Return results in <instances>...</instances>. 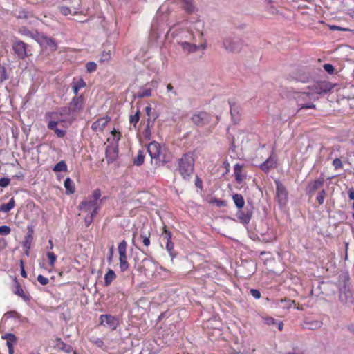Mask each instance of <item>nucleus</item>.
I'll return each instance as SVG.
<instances>
[{"mask_svg":"<svg viewBox=\"0 0 354 354\" xmlns=\"http://www.w3.org/2000/svg\"><path fill=\"white\" fill-rule=\"evenodd\" d=\"M147 151L151 158H158L160 153V146L157 142H152L148 145Z\"/></svg>","mask_w":354,"mask_h":354,"instance_id":"nucleus-16","label":"nucleus"},{"mask_svg":"<svg viewBox=\"0 0 354 354\" xmlns=\"http://www.w3.org/2000/svg\"><path fill=\"white\" fill-rule=\"evenodd\" d=\"M145 156L142 151H139L138 154L133 160V164L137 166H140L143 164Z\"/></svg>","mask_w":354,"mask_h":354,"instance_id":"nucleus-36","label":"nucleus"},{"mask_svg":"<svg viewBox=\"0 0 354 354\" xmlns=\"http://www.w3.org/2000/svg\"><path fill=\"white\" fill-rule=\"evenodd\" d=\"M11 232L10 227L7 225L0 226V234L3 236L8 235Z\"/></svg>","mask_w":354,"mask_h":354,"instance_id":"nucleus-49","label":"nucleus"},{"mask_svg":"<svg viewBox=\"0 0 354 354\" xmlns=\"http://www.w3.org/2000/svg\"><path fill=\"white\" fill-rule=\"evenodd\" d=\"M53 170L55 172L66 171H67V165L64 160H61L54 166Z\"/></svg>","mask_w":354,"mask_h":354,"instance_id":"nucleus-34","label":"nucleus"},{"mask_svg":"<svg viewBox=\"0 0 354 354\" xmlns=\"http://www.w3.org/2000/svg\"><path fill=\"white\" fill-rule=\"evenodd\" d=\"M1 338L7 341L6 346L8 348V354H14V344L17 342V338L15 335L8 333L2 335Z\"/></svg>","mask_w":354,"mask_h":354,"instance_id":"nucleus-15","label":"nucleus"},{"mask_svg":"<svg viewBox=\"0 0 354 354\" xmlns=\"http://www.w3.org/2000/svg\"><path fill=\"white\" fill-rule=\"evenodd\" d=\"M113 252H114V247L113 245H112L110 248H109V254L107 257V261L111 263L112 262V260H113Z\"/></svg>","mask_w":354,"mask_h":354,"instance_id":"nucleus-63","label":"nucleus"},{"mask_svg":"<svg viewBox=\"0 0 354 354\" xmlns=\"http://www.w3.org/2000/svg\"><path fill=\"white\" fill-rule=\"evenodd\" d=\"M183 3L184 10L188 13H192L195 11L196 8L191 0H181Z\"/></svg>","mask_w":354,"mask_h":354,"instance_id":"nucleus-33","label":"nucleus"},{"mask_svg":"<svg viewBox=\"0 0 354 354\" xmlns=\"http://www.w3.org/2000/svg\"><path fill=\"white\" fill-rule=\"evenodd\" d=\"M324 180L322 178H319L309 185V192H314L319 189L324 183Z\"/></svg>","mask_w":354,"mask_h":354,"instance_id":"nucleus-31","label":"nucleus"},{"mask_svg":"<svg viewBox=\"0 0 354 354\" xmlns=\"http://www.w3.org/2000/svg\"><path fill=\"white\" fill-rule=\"evenodd\" d=\"M276 159L272 156H270L266 161L261 164L260 168L264 172L268 173L271 169L276 167Z\"/></svg>","mask_w":354,"mask_h":354,"instance_id":"nucleus-17","label":"nucleus"},{"mask_svg":"<svg viewBox=\"0 0 354 354\" xmlns=\"http://www.w3.org/2000/svg\"><path fill=\"white\" fill-rule=\"evenodd\" d=\"M111 59V53L109 51H103L100 58V62H108Z\"/></svg>","mask_w":354,"mask_h":354,"instance_id":"nucleus-47","label":"nucleus"},{"mask_svg":"<svg viewBox=\"0 0 354 354\" xmlns=\"http://www.w3.org/2000/svg\"><path fill=\"white\" fill-rule=\"evenodd\" d=\"M276 183V197L279 204L281 206L286 205L288 202V191L283 183L279 180L275 181Z\"/></svg>","mask_w":354,"mask_h":354,"instance_id":"nucleus-7","label":"nucleus"},{"mask_svg":"<svg viewBox=\"0 0 354 354\" xmlns=\"http://www.w3.org/2000/svg\"><path fill=\"white\" fill-rule=\"evenodd\" d=\"M333 88V86L331 83L328 82H322L317 86L316 92L318 94L326 93L327 92L330 91Z\"/></svg>","mask_w":354,"mask_h":354,"instance_id":"nucleus-18","label":"nucleus"},{"mask_svg":"<svg viewBox=\"0 0 354 354\" xmlns=\"http://www.w3.org/2000/svg\"><path fill=\"white\" fill-rule=\"evenodd\" d=\"M86 71L88 73H93L97 69V64L94 62H88L86 64Z\"/></svg>","mask_w":354,"mask_h":354,"instance_id":"nucleus-43","label":"nucleus"},{"mask_svg":"<svg viewBox=\"0 0 354 354\" xmlns=\"http://www.w3.org/2000/svg\"><path fill=\"white\" fill-rule=\"evenodd\" d=\"M180 45L182 47V48L187 53H194L197 51L200 48L198 46L192 44L188 42H181L180 43Z\"/></svg>","mask_w":354,"mask_h":354,"instance_id":"nucleus-25","label":"nucleus"},{"mask_svg":"<svg viewBox=\"0 0 354 354\" xmlns=\"http://www.w3.org/2000/svg\"><path fill=\"white\" fill-rule=\"evenodd\" d=\"M118 156L117 149L115 148L107 149L106 151V158L109 163L115 160Z\"/></svg>","mask_w":354,"mask_h":354,"instance_id":"nucleus-26","label":"nucleus"},{"mask_svg":"<svg viewBox=\"0 0 354 354\" xmlns=\"http://www.w3.org/2000/svg\"><path fill=\"white\" fill-rule=\"evenodd\" d=\"M230 106V113L232 115V118L234 120H239V107L235 103L231 101L229 102Z\"/></svg>","mask_w":354,"mask_h":354,"instance_id":"nucleus-23","label":"nucleus"},{"mask_svg":"<svg viewBox=\"0 0 354 354\" xmlns=\"http://www.w3.org/2000/svg\"><path fill=\"white\" fill-rule=\"evenodd\" d=\"M223 47L230 53H239L243 47V41L237 37H227L223 41Z\"/></svg>","mask_w":354,"mask_h":354,"instance_id":"nucleus-3","label":"nucleus"},{"mask_svg":"<svg viewBox=\"0 0 354 354\" xmlns=\"http://www.w3.org/2000/svg\"><path fill=\"white\" fill-rule=\"evenodd\" d=\"M140 119V111L138 110L136 113L133 115H131L129 118V122L131 124H133L135 127L138 123Z\"/></svg>","mask_w":354,"mask_h":354,"instance_id":"nucleus-44","label":"nucleus"},{"mask_svg":"<svg viewBox=\"0 0 354 354\" xmlns=\"http://www.w3.org/2000/svg\"><path fill=\"white\" fill-rule=\"evenodd\" d=\"M57 124L55 121H49L47 127L48 129L53 130L58 138H63L65 136L66 131L64 129L57 128Z\"/></svg>","mask_w":354,"mask_h":354,"instance_id":"nucleus-19","label":"nucleus"},{"mask_svg":"<svg viewBox=\"0 0 354 354\" xmlns=\"http://www.w3.org/2000/svg\"><path fill=\"white\" fill-rule=\"evenodd\" d=\"M57 346L62 351L66 353H71L72 351L71 346L64 343L60 338L57 339Z\"/></svg>","mask_w":354,"mask_h":354,"instance_id":"nucleus-32","label":"nucleus"},{"mask_svg":"<svg viewBox=\"0 0 354 354\" xmlns=\"http://www.w3.org/2000/svg\"><path fill=\"white\" fill-rule=\"evenodd\" d=\"M4 317L7 319L12 318V317H19V314L16 311H8L4 314Z\"/></svg>","mask_w":354,"mask_h":354,"instance_id":"nucleus-55","label":"nucleus"},{"mask_svg":"<svg viewBox=\"0 0 354 354\" xmlns=\"http://www.w3.org/2000/svg\"><path fill=\"white\" fill-rule=\"evenodd\" d=\"M64 187L66 189V194H73L75 192L74 182L70 178L65 179Z\"/></svg>","mask_w":354,"mask_h":354,"instance_id":"nucleus-30","label":"nucleus"},{"mask_svg":"<svg viewBox=\"0 0 354 354\" xmlns=\"http://www.w3.org/2000/svg\"><path fill=\"white\" fill-rule=\"evenodd\" d=\"M156 263L153 261L145 257L140 261V263L138 265L137 270L147 275L153 272L156 270Z\"/></svg>","mask_w":354,"mask_h":354,"instance_id":"nucleus-8","label":"nucleus"},{"mask_svg":"<svg viewBox=\"0 0 354 354\" xmlns=\"http://www.w3.org/2000/svg\"><path fill=\"white\" fill-rule=\"evenodd\" d=\"M12 49L17 55L23 59L28 55L27 44L20 40H15L12 44Z\"/></svg>","mask_w":354,"mask_h":354,"instance_id":"nucleus-10","label":"nucleus"},{"mask_svg":"<svg viewBox=\"0 0 354 354\" xmlns=\"http://www.w3.org/2000/svg\"><path fill=\"white\" fill-rule=\"evenodd\" d=\"M116 278V274L111 269H109L104 276V285L108 286Z\"/></svg>","mask_w":354,"mask_h":354,"instance_id":"nucleus-29","label":"nucleus"},{"mask_svg":"<svg viewBox=\"0 0 354 354\" xmlns=\"http://www.w3.org/2000/svg\"><path fill=\"white\" fill-rule=\"evenodd\" d=\"M237 216L243 223L248 224L252 218V212L248 209L247 212H245L241 209H239Z\"/></svg>","mask_w":354,"mask_h":354,"instance_id":"nucleus-20","label":"nucleus"},{"mask_svg":"<svg viewBox=\"0 0 354 354\" xmlns=\"http://www.w3.org/2000/svg\"><path fill=\"white\" fill-rule=\"evenodd\" d=\"M41 46H44L46 48H48L50 50H56L57 49V44L55 41L51 37H48L45 35Z\"/></svg>","mask_w":354,"mask_h":354,"instance_id":"nucleus-21","label":"nucleus"},{"mask_svg":"<svg viewBox=\"0 0 354 354\" xmlns=\"http://www.w3.org/2000/svg\"><path fill=\"white\" fill-rule=\"evenodd\" d=\"M339 300L344 305H349L354 301L351 290L346 282H344L339 288Z\"/></svg>","mask_w":354,"mask_h":354,"instance_id":"nucleus-4","label":"nucleus"},{"mask_svg":"<svg viewBox=\"0 0 354 354\" xmlns=\"http://www.w3.org/2000/svg\"><path fill=\"white\" fill-rule=\"evenodd\" d=\"M37 281L43 286L47 285L49 283V279L41 274L37 277Z\"/></svg>","mask_w":354,"mask_h":354,"instance_id":"nucleus-53","label":"nucleus"},{"mask_svg":"<svg viewBox=\"0 0 354 354\" xmlns=\"http://www.w3.org/2000/svg\"><path fill=\"white\" fill-rule=\"evenodd\" d=\"M100 319L102 325L109 327L111 330H115L118 325V319L110 315H102Z\"/></svg>","mask_w":354,"mask_h":354,"instance_id":"nucleus-11","label":"nucleus"},{"mask_svg":"<svg viewBox=\"0 0 354 354\" xmlns=\"http://www.w3.org/2000/svg\"><path fill=\"white\" fill-rule=\"evenodd\" d=\"M30 14L25 10H19L17 15V17L20 19H28Z\"/></svg>","mask_w":354,"mask_h":354,"instance_id":"nucleus-54","label":"nucleus"},{"mask_svg":"<svg viewBox=\"0 0 354 354\" xmlns=\"http://www.w3.org/2000/svg\"><path fill=\"white\" fill-rule=\"evenodd\" d=\"M15 290H13V292L15 295H17L18 296L22 297L24 301H28L30 299V297L24 293V290L22 289L21 286L17 281V280L15 279Z\"/></svg>","mask_w":354,"mask_h":354,"instance_id":"nucleus-22","label":"nucleus"},{"mask_svg":"<svg viewBox=\"0 0 354 354\" xmlns=\"http://www.w3.org/2000/svg\"><path fill=\"white\" fill-rule=\"evenodd\" d=\"M326 195V192L324 189L320 191L317 196V201H318L319 205L323 204L324 198Z\"/></svg>","mask_w":354,"mask_h":354,"instance_id":"nucleus-50","label":"nucleus"},{"mask_svg":"<svg viewBox=\"0 0 354 354\" xmlns=\"http://www.w3.org/2000/svg\"><path fill=\"white\" fill-rule=\"evenodd\" d=\"M191 120L196 126L203 127L210 123L212 116L205 111H198L193 114Z\"/></svg>","mask_w":354,"mask_h":354,"instance_id":"nucleus-6","label":"nucleus"},{"mask_svg":"<svg viewBox=\"0 0 354 354\" xmlns=\"http://www.w3.org/2000/svg\"><path fill=\"white\" fill-rule=\"evenodd\" d=\"M49 121H55L57 124L64 123L63 126H69L75 118V114L71 113L67 106L61 108L57 111L50 112L46 114Z\"/></svg>","mask_w":354,"mask_h":354,"instance_id":"nucleus-2","label":"nucleus"},{"mask_svg":"<svg viewBox=\"0 0 354 354\" xmlns=\"http://www.w3.org/2000/svg\"><path fill=\"white\" fill-rule=\"evenodd\" d=\"M46 256L49 259V265L53 267L57 259V256L52 252H47Z\"/></svg>","mask_w":354,"mask_h":354,"instance_id":"nucleus-42","label":"nucleus"},{"mask_svg":"<svg viewBox=\"0 0 354 354\" xmlns=\"http://www.w3.org/2000/svg\"><path fill=\"white\" fill-rule=\"evenodd\" d=\"M308 99H310L309 93H303L298 97L297 106L299 107V109L297 112L300 111L301 109H315V105L313 102H301V100L305 101L307 100Z\"/></svg>","mask_w":354,"mask_h":354,"instance_id":"nucleus-12","label":"nucleus"},{"mask_svg":"<svg viewBox=\"0 0 354 354\" xmlns=\"http://www.w3.org/2000/svg\"><path fill=\"white\" fill-rule=\"evenodd\" d=\"M32 240L33 237H30V235H26L23 245L26 249V254L27 255L28 254V250L30 249Z\"/></svg>","mask_w":354,"mask_h":354,"instance_id":"nucleus-37","label":"nucleus"},{"mask_svg":"<svg viewBox=\"0 0 354 354\" xmlns=\"http://www.w3.org/2000/svg\"><path fill=\"white\" fill-rule=\"evenodd\" d=\"M140 238L142 239V243L145 246H149L150 245L149 236L140 235Z\"/></svg>","mask_w":354,"mask_h":354,"instance_id":"nucleus-64","label":"nucleus"},{"mask_svg":"<svg viewBox=\"0 0 354 354\" xmlns=\"http://www.w3.org/2000/svg\"><path fill=\"white\" fill-rule=\"evenodd\" d=\"M99 208V205L97 203L91 200V198H88V200L82 201L79 205V209L84 212H90V214H93V215L97 214V211Z\"/></svg>","mask_w":354,"mask_h":354,"instance_id":"nucleus-9","label":"nucleus"},{"mask_svg":"<svg viewBox=\"0 0 354 354\" xmlns=\"http://www.w3.org/2000/svg\"><path fill=\"white\" fill-rule=\"evenodd\" d=\"M110 120L111 118L109 116L100 118L93 122L91 129L95 132H102Z\"/></svg>","mask_w":354,"mask_h":354,"instance_id":"nucleus-14","label":"nucleus"},{"mask_svg":"<svg viewBox=\"0 0 354 354\" xmlns=\"http://www.w3.org/2000/svg\"><path fill=\"white\" fill-rule=\"evenodd\" d=\"M234 175H235L236 180L239 183H241L243 181V176L241 174V171L234 172Z\"/></svg>","mask_w":354,"mask_h":354,"instance_id":"nucleus-62","label":"nucleus"},{"mask_svg":"<svg viewBox=\"0 0 354 354\" xmlns=\"http://www.w3.org/2000/svg\"><path fill=\"white\" fill-rule=\"evenodd\" d=\"M10 179L7 177L0 178V187H6L9 185Z\"/></svg>","mask_w":354,"mask_h":354,"instance_id":"nucleus-52","label":"nucleus"},{"mask_svg":"<svg viewBox=\"0 0 354 354\" xmlns=\"http://www.w3.org/2000/svg\"><path fill=\"white\" fill-rule=\"evenodd\" d=\"M174 245L172 241L166 242V250L169 252L172 258L176 257V254L174 251Z\"/></svg>","mask_w":354,"mask_h":354,"instance_id":"nucleus-41","label":"nucleus"},{"mask_svg":"<svg viewBox=\"0 0 354 354\" xmlns=\"http://www.w3.org/2000/svg\"><path fill=\"white\" fill-rule=\"evenodd\" d=\"M250 295L255 299H259L261 298V292H259V290H257V289H251L250 291Z\"/></svg>","mask_w":354,"mask_h":354,"instance_id":"nucleus-59","label":"nucleus"},{"mask_svg":"<svg viewBox=\"0 0 354 354\" xmlns=\"http://www.w3.org/2000/svg\"><path fill=\"white\" fill-rule=\"evenodd\" d=\"M20 33L23 35H25V36H27V37H31L33 34L34 32H32L30 31V30H28L27 28L26 27H23L20 29Z\"/></svg>","mask_w":354,"mask_h":354,"instance_id":"nucleus-51","label":"nucleus"},{"mask_svg":"<svg viewBox=\"0 0 354 354\" xmlns=\"http://www.w3.org/2000/svg\"><path fill=\"white\" fill-rule=\"evenodd\" d=\"M232 199H233V201H234L236 207L239 209H241L244 207L245 201H244V198H243V196L241 194H234L232 196Z\"/></svg>","mask_w":354,"mask_h":354,"instance_id":"nucleus-24","label":"nucleus"},{"mask_svg":"<svg viewBox=\"0 0 354 354\" xmlns=\"http://www.w3.org/2000/svg\"><path fill=\"white\" fill-rule=\"evenodd\" d=\"M172 234L171 232L164 227L163 233L161 235V238L162 241H166V242L171 241Z\"/></svg>","mask_w":354,"mask_h":354,"instance_id":"nucleus-40","label":"nucleus"},{"mask_svg":"<svg viewBox=\"0 0 354 354\" xmlns=\"http://www.w3.org/2000/svg\"><path fill=\"white\" fill-rule=\"evenodd\" d=\"M84 106V98L82 96L74 97L69 104V106H67L71 109L72 113L75 114L80 111Z\"/></svg>","mask_w":354,"mask_h":354,"instance_id":"nucleus-13","label":"nucleus"},{"mask_svg":"<svg viewBox=\"0 0 354 354\" xmlns=\"http://www.w3.org/2000/svg\"><path fill=\"white\" fill-rule=\"evenodd\" d=\"M127 243L126 241H122L118 246L119 253L120 268L122 272H125L129 268V263L127 262Z\"/></svg>","mask_w":354,"mask_h":354,"instance_id":"nucleus-5","label":"nucleus"},{"mask_svg":"<svg viewBox=\"0 0 354 354\" xmlns=\"http://www.w3.org/2000/svg\"><path fill=\"white\" fill-rule=\"evenodd\" d=\"M33 36L31 37V38L34 39L37 42H38L40 45L42 43V41L44 39V35L42 34H40L37 31H35L32 34Z\"/></svg>","mask_w":354,"mask_h":354,"instance_id":"nucleus-45","label":"nucleus"},{"mask_svg":"<svg viewBox=\"0 0 354 354\" xmlns=\"http://www.w3.org/2000/svg\"><path fill=\"white\" fill-rule=\"evenodd\" d=\"M212 203H215L217 207H224L226 205V202L221 199H214L212 201Z\"/></svg>","mask_w":354,"mask_h":354,"instance_id":"nucleus-60","label":"nucleus"},{"mask_svg":"<svg viewBox=\"0 0 354 354\" xmlns=\"http://www.w3.org/2000/svg\"><path fill=\"white\" fill-rule=\"evenodd\" d=\"M156 119V117L153 118V120H154ZM151 123L153 124V121H151L150 119H148L147 120V127L144 131V136L145 138H150V136H151V131H150V126H151Z\"/></svg>","mask_w":354,"mask_h":354,"instance_id":"nucleus-39","label":"nucleus"},{"mask_svg":"<svg viewBox=\"0 0 354 354\" xmlns=\"http://www.w3.org/2000/svg\"><path fill=\"white\" fill-rule=\"evenodd\" d=\"M333 165L335 169H338L342 167V162L339 158H335L333 161Z\"/></svg>","mask_w":354,"mask_h":354,"instance_id":"nucleus-58","label":"nucleus"},{"mask_svg":"<svg viewBox=\"0 0 354 354\" xmlns=\"http://www.w3.org/2000/svg\"><path fill=\"white\" fill-rule=\"evenodd\" d=\"M60 12L64 15H68L71 13V9L68 6H62L59 7Z\"/></svg>","mask_w":354,"mask_h":354,"instance_id":"nucleus-57","label":"nucleus"},{"mask_svg":"<svg viewBox=\"0 0 354 354\" xmlns=\"http://www.w3.org/2000/svg\"><path fill=\"white\" fill-rule=\"evenodd\" d=\"M84 86H86V83L82 78L72 82V88L75 95H77L79 90Z\"/></svg>","mask_w":354,"mask_h":354,"instance_id":"nucleus-27","label":"nucleus"},{"mask_svg":"<svg viewBox=\"0 0 354 354\" xmlns=\"http://www.w3.org/2000/svg\"><path fill=\"white\" fill-rule=\"evenodd\" d=\"M8 79V75L6 68L0 64V83L7 80Z\"/></svg>","mask_w":354,"mask_h":354,"instance_id":"nucleus-38","label":"nucleus"},{"mask_svg":"<svg viewBox=\"0 0 354 354\" xmlns=\"http://www.w3.org/2000/svg\"><path fill=\"white\" fill-rule=\"evenodd\" d=\"M95 215H93V214H90L89 215L86 216L85 218V223L86 225L88 227L89 225L93 222V217Z\"/></svg>","mask_w":354,"mask_h":354,"instance_id":"nucleus-61","label":"nucleus"},{"mask_svg":"<svg viewBox=\"0 0 354 354\" xmlns=\"http://www.w3.org/2000/svg\"><path fill=\"white\" fill-rule=\"evenodd\" d=\"M151 95V89L150 88H142L137 94V97L142 98L145 97H149Z\"/></svg>","mask_w":354,"mask_h":354,"instance_id":"nucleus-35","label":"nucleus"},{"mask_svg":"<svg viewBox=\"0 0 354 354\" xmlns=\"http://www.w3.org/2000/svg\"><path fill=\"white\" fill-rule=\"evenodd\" d=\"M178 170L185 180H189L194 170V158L191 152L184 153L181 158H178Z\"/></svg>","mask_w":354,"mask_h":354,"instance_id":"nucleus-1","label":"nucleus"},{"mask_svg":"<svg viewBox=\"0 0 354 354\" xmlns=\"http://www.w3.org/2000/svg\"><path fill=\"white\" fill-rule=\"evenodd\" d=\"M324 70L328 73V74H333L334 73L335 68L333 66L330 64H325L323 66Z\"/></svg>","mask_w":354,"mask_h":354,"instance_id":"nucleus-56","label":"nucleus"},{"mask_svg":"<svg viewBox=\"0 0 354 354\" xmlns=\"http://www.w3.org/2000/svg\"><path fill=\"white\" fill-rule=\"evenodd\" d=\"M308 324H309V327H308L309 329L315 330V329L321 328V326H322V322L320 321L316 320V321H313L311 322H309Z\"/></svg>","mask_w":354,"mask_h":354,"instance_id":"nucleus-46","label":"nucleus"},{"mask_svg":"<svg viewBox=\"0 0 354 354\" xmlns=\"http://www.w3.org/2000/svg\"><path fill=\"white\" fill-rule=\"evenodd\" d=\"M15 206V201L13 198H12L8 203H3L0 206V212L8 213Z\"/></svg>","mask_w":354,"mask_h":354,"instance_id":"nucleus-28","label":"nucleus"},{"mask_svg":"<svg viewBox=\"0 0 354 354\" xmlns=\"http://www.w3.org/2000/svg\"><path fill=\"white\" fill-rule=\"evenodd\" d=\"M101 196V191L99 189H96L93 191V194L89 198L97 203V201Z\"/></svg>","mask_w":354,"mask_h":354,"instance_id":"nucleus-48","label":"nucleus"}]
</instances>
